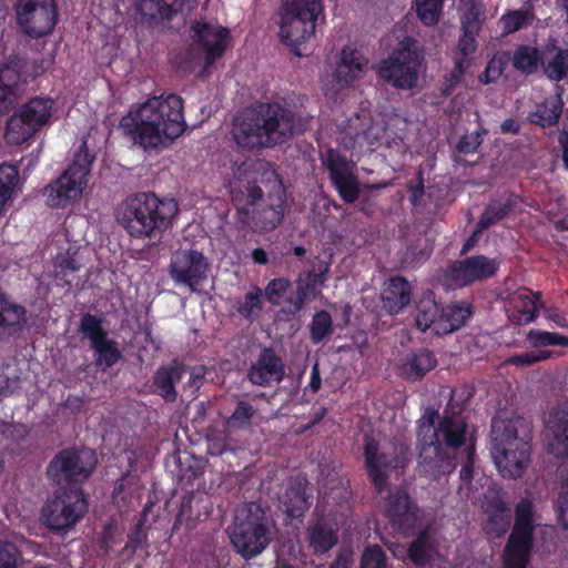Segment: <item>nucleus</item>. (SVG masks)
Masks as SVG:
<instances>
[{"instance_id":"a878e982","label":"nucleus","mask_w":568,"mask_h":568,"mask_svg":"<svg viewBox=\"0 0 568 568\" xmlns=\"http://www.w3.org/2000/svg\"><path fill=\"white\" fill-rule=\"evenodd\" d=\"M70 172L72 170H64L57 180L44 187L43 195L49 207L65 209L81 197L85 186Z\"/></svg>"},{"instance_id":"e433bc0d","label":"nucleus","mask_w":568,"mask_h":568,"mask_svg":"<svg viewBox=\"0 0 568 568\" xmlns=\"http://www.w3.org/2000/svg\"><path fill=\"white\" fill-rule=\"evenodd\" d=\"M534 540L508 537L504 549V568H527Z\"/></svg>"},{"instance_id":"f3484780","label":"nucleus","mask_w":568,"mask_h":568,"mask_svg":"<svg viewBox=\"0 0 568 568\" xmlns=\"http://www.w3.org/2000/svg\"><path fill=\"white\" fill-rule=\"evenodd\" d=\"M79 333L89 339L90 347L94 352V364L98 367L110 368L122 358L118 342L109 338L101 317L91 313L83 314L80 318Z\"/></svg>"},{"instance_id":"5701e85b","label":"nucleus","mask_w":568,"mask_h":568,"mask_svg":"<svg viewBox=\"0 0 568 568\" xmlns=\"http://www.w3.org/2000/svg\"><path fill=\"white\" fill-rule=\"evenodd\" d=\"M199 0H138L135 9L141 21L149 26L159 24L164 20H172L184 9L192 10Z\"/></svg>"},{"instance_id":"774afa93","label":"nucleus","mask_w":568,"mask_h":568,"mask_svg":"<svg viewBox=\"0 0 568 568\" xmlns=\"http://www.w3.org/2000/svg\"><path fill=\"white\" fill-rule=\"evenodd\" d=\"M477 36L478 34H476V33L463 32V34L460 36L458 43H457V50H458V54L460 57H457L456 59L468 60V58L476 52V50H477L476 37Z\"/></svg>"},{"instance_id":"f704fd0d","label":"nucleus","mask_w":568,"mask_h":568,"mask_svg":"<svg viewBox=\"0 0 568 568\" xmlns=\"http://www.w3.org/2000/svg\"><path fill=\"white\" fill-rule=\"evenodd\" d=\"M535 528V508L532 501L528 498H523L515 506V520L509 537L534 540Z\"/></svg>"},{"instance_id":"c9c22d12","label":"nucleus","mask_w":568,"mask_h":568,"mask_svg":"<svg viewBox=\"0 0 568 568\" xmlns=\"http://www.w3.org/2000/svg\"><path fill=\"white\" fill-rule=\"evenodd\" d=\"M436 365L435 354L427 348H422L407 356L403 364V373L408 381L416 382L434 369Z\"/></svg>"},{"instance_id":"c756f323","label":"nucleus","mask_w":568,"mask_h":568,"mask_svg":"<svg viewBox=\"0 0 568 568\" xmlns=\"http://www.w3.org/2000/svg\"><path fill=\"white\" fill-rule=\"evenodd\" d=\"M412 294V285L405 277H390L382 292L383 307L389 315H397L410 304Z\"/></svg>"},{"instance_id":"9b49d317","label":"nucleus","mask_w":568,"mask_h":568,"mask_svg":"<svg viewBox=\"0 0 568 568\" xmlns=\"http://www.w3.org/2000/svg\"><path fill=\"white\" fill-rule=\"evenodd\" d=\"M54 101L48 97H34L23 103L8 120L4 139L10 145H21L45 126L53 112Z\"/></svg>"},{"instance_id":"473e14b6","label":"nucleus","mask_w":568,"mask_h":568,"mask_svg":"<svg viewBox=\"0 0 568 568\" xmlns=\"http://www.w3.org/2000/svg\"><path fill=\"white\" fill-rule=\"evenodd\" d=\"M474 313L471 303L452 302L442 307L437 335H446L463 327Z\"/></svg>"},{"instance_id":"b1692460","label":"nucleus","mask_w":568,"mask_h":568,"mask_svg":"<svg viewBox=\"0 0 568 568\" xmlns=\"http://www.w3.org/2000/svg\"><path fill=\"white\" fill-rule=\"evenodd\" d=\"M285 367L282 358L273 348L261 351L255 363L247 371V379L256 386L268 387L273 383H281L284 378Z\"/></svg>"},{"instance_id":"4468645a","label":"nucleus","mask_w":568,"mask_h":568,"mask_svg":"<svg viewBox=\"0 0 568 568\" xmlns=\"http://www.w3.org/2000/svg\"><path fill=\"white\" fill-rule=\"evenodd\" d=\"M383 514L396 536L412 537L420 528V510L403 486L388 489Z\"/></svg>"},{"instance_id":"a211bd4d","label":"nucleus","mask_w":568,"mask_h":568,"mask_svg":"<svg viewBox=\"0 0 568 568\" xmlns=\"http://www.w3.org/2000/svg\"><path fill=\"white\" fill-rule=\"evenodd\" d=\"M210 263L203 252L194 248H180L170 260L169 274L175 284H183L196 292L207 278Z\"/></svg>"},{"instance_id":"c85d7f7f","label":"nucleus","mask_w":568,"mask_h":568,"mask_svg":"<svg viewBox=\"0 0 568 568\" xmlns=\"http://www.w3.org/2000/svg\"><path fill=\"white\" fill-rule=\"evenodd\" d=\"M306 541L313 555L327 554L338 542V529L334 521L320 517L306 528Z\"/></svg>"},{"instance_id":"6e6552de","label":"nucleus","mask_w":568,"mask_h":568,"mask_svg":"<svg viewBox=\"0 0 568 568\" xmlns=\"http://www.w3.org/2000/svg\"><path fill=\"white\" fill-rule=\"evenodd\" d=\"M88 507L82 487L57 489L42 505L40 521L51 532H65L84 517Z\"/></svg>"},{"instance_id":"4d7b16f0","label":"nucleus","mask_w":568,"mask_h":568,"mask_svg":"<svg viewBox=\"0 0 568 568\" xmlns=\"http://www.w3.org/2000/svg\"><path fill=\"white\" fill-rule=\"evenodd\" d=\"M504 33L510 34L531 23V14L524 10H510L500 18Z\"/></svg>"},{"instance_id":"7c9ffc66","label":"nucleus","mask_w":568,"mask_h":568,"mask_svg":"<svg viewBox=\"0 0 568 568\" xmlns=\"http://www.w3.org/2000/svg\"><path fill=\"white\" fill-rule=\"evenodd\" d=\"M184 372V366L176 362L168 366H160L152 377L154 394L163 398L165 403H174L178 398L175 384L182 379Z\"/></svg>"},{"instance_id":"2f4dec72","label":"nucleus","mask_w":568,"mask_h":568,"mask_svg":"<svg viewBox=\"0 0 568 568\" xmlns=\"http://www.w3.org/2000/svg\"><path fill=\"white\" fill-rule=\"evenodd\" d=\"M27 323V308L16 303L0 287V334L12 335Z\"/></svg>"},{"instance_id":"1a4fd4ad","label":"nucleus","mask_w":568,"mask_h":568,"mask_svg":"<svg viewBox=\"0 0 568 568\" xmlns=\"http://www.w3.org/2000/svg\"><path fill=\"white\" fill-rule=\"evenodd\" d=\"M424 61V52L418 41L405 37L398 47L377 68L378 77L398 90H410L417 85Z\"/></svg>"},{"instance_id":"ddd939ff","label":"nucleus","mask_w":568,"mask_h":568,"mask_svg":"<svg viewBox=\"0 0 568 568\" xmlns=\"http://www.w3.org/2000/svg\"><path fill=\"white\" fill-rule=\"evenodd\" d=\"M364 467L377 494H382L388 486L389 473L406 467V449L400 453L389 452L372 435L363 437Z\"/></svg>"},{"instance_id":"7ed1b4c3","label":"nucleus","mask_w":568,"mask_h":568,"mask_svg":"<svg viewBox=\"0 0 568 568\" xmlns=\"http://www.w3.org/2000/svg\"><path fill=\"white\" fill-rule=\"evenodd\" d=\"M183 109L178 94L153 97L122 116L120 129L133 144L145 151L155 150L185 131Z\"/></svg>"},{"instance_id":"052dcab7","label":"nucleus","mask_w":568,"mask_h":568,"mask_svg":"<svg viewBox=\"0 0 568 568\" xmlns=\"http://www.w3.org/2000/svg\"><path fill=\"white\" fill-rule=\"evenodd\" d=\"M468 65L469 60L455 59L453 70L447 75H445L443 82L442 94L444 97H449L453 93L457 84L462 81Z\"/></svg>"},{"instance_id":"cd10ccee","label":"nucleus","mask_w":568,"mask_h":568,"mask_svg":"<svg viewBox=\"0 0 568 568\" xmlns=\"http://www.w3.org/2000/svg\"><path fill=\"white\" fill-rule=\"evenodd\" d=\"M548 453L556 458H568V409L555 407L546 422Z\"/></svg>"},{"instance_id":"9d476101","label":"nucleus","mask_w":568,"mask_h":568,"mask_svg":"<svg viewBox=\"0 0 568 568\" xmlns=\"http://www.w3.org/2000/svg\"><path fill=\"white\" fill-rule=\"evenodd\" d=\"M97 465L95 453L75 447L60 450L47 467V477L58 489L81 487Z\"/></svg>"},{"instance_id":"bf43d9fd","label":"nucleus","mask_w":568,"mask_h":568,"mask_svg":"<svg viewBox=\"0 0 568 568\" xmlns=\"http://www.w3.org/2000/svg\"><path fill=\"white\" fill-rule=\"evenodd\" d=\"M359 568H388L387 556L378 545H372L364 549Z\"/></svg>"},{"instance_id":"20e7f679","label":"nucleus","mask_w":568,"mask_h":568,"mask_svg":"<svg viewBox=\"0 0 568 568\" xmlns=\"http://www.w3.org/2000/svg\"><path fill=\"white\" fill-rule=\"evenodd\" d=\"M268 176L267 183L271 187L266 194L256 179L232 185L231 199L235 207L237 230L266 234L284 221L286 189L278 174L271 172Z\"/></svg>"},{"instance_id":"423d86ee","label":"nucleus","mask_w":568,"mask_h":568,"mask_svg":"<svg viewBox=\"0 0 568 568\" xmlns=\"http://www.w3.org/2000/svg\"><path fill=\"white\" fill-rule=\"evenodd\" d=\"M493 457L505 478H519L530 459V440L524 418L493 419Z\"/></svg>"},{"instance_id":"bb28decb","label":"nucleus","mask_w":568,"mask_h":568,"mask_svg":"<svg viewBox=\"0 0 568 568\" xmlns=\"http://www.w3.org/2000/svg\"><path fill=\"white\" fill-rule=\"evenodd\" d=\"M312 499L313 487L306 476L298 475L288 480L280 503L288 517L300 518L310 509Z\"/></svg>"},{"instance_id":"c03bdc74","label":"nucleus","mask_w":568,"mask_h":568,"mask_svg":"<svg viewBox=\"0 0 568 568\" xmlns=\"http://www.w3.org/2000/svg\"><path fill=\"white\" fill-rule=\"evenodd\" d=\"M81 264L74 258L73 255L67 253L65 255L58 256L54 262L53 280L59 287H71L80 271Z\"/></svg>"},{"instance_id":"6e6d98bb","label":"nucleus","mask_w":568,"mask_h":568,"mask_svg":"<svg viewBox=\"0 0 568 568\" xmlns=\"http://www.w3.org/2000/svg\"><path fill=\"white\" fill-rule=\"evenodd\" d=\"M195 498L193 490L187 491L181 499L180 508L175 517L172 529L178 530L179 527L185 524L187 529H192L195 526L197 515L193 513L192 503Z\"/></svg>"},{"instance_id":"338daca9","label":"nucleus","mask_w":568,"mask_h":568,"mask_svg":"<svg viewBox=\"0 0 568 568\" xmlns=\"http://www.w3.org/2000/svg\"><path fill=\"white\" fill-rule=\"evenodd\" d=\"M474 465H475V445L471 443L465 447V462L462 465V469L459 473L462 483L467 487L471 484V480L474 477Z\"/></svg>"},{"instance_id":"f8f14e48","label":"nucleus","mask_w":568,"mask_h":568,"mask_svg":"<svg viewBox=\"0 0 568 568\" xmlns=\"http://www.w3.org/2000/svg\"><path fill=\"white\" fill-rule=\"evenodd\" d=\"M230 539L244 559L260 555L271 542L270 521L265 511L260 506L250 505L245 518H236Z\"/></svg>"},{"instance_id":"de8ad7c7","label":"nucleus","mask_w":568,"mask_h":568,"mask_svg":"<svg viewBox=\"0 0 568 568\" xmlns=\"http://www.w3.org/2000/svg\"><path fill=\"white\" fill-rule=\"evenodd\" d=\"M139 477L132 474H124L113 489V500L120 507H129L132 499L139 494Z\"/></svg>"},{"instance_id":"2eb2a0df","label":"nucleus","mask_w":568,"mask_h":568,"mask_svg":"<svg viewBox=\"0 0 568 568\" xmlns=\"http://www.w3.org/2000/svg\"><path fill=\"white\" fill-rule=\"evenodd\" d=\"M17 22L31 38H42L54 29L58 19L55 0H18Z\"/></svg>"},{"instance_id":"3c124183","label":"nucleus","mask_w":568,"mask_h":568,"mask_svg":"<svg viewBox=\"0 0 568 568\" xmlns=\"http://www.w3.org/2000/svg\"><path fill=\"white\" fill-rule=\"evenodd\" d=\"M333 333V320L331 314L321 310L313 315L310 324V338L313 344L322 343Z\"/></svg>"},{"instance_id":"a19ab883","label":"nucleus","mask_w":568,"mask_h":568,"mask_svg":"<svg viewBox=\"0 0 568 568\" xmlns=\"http://www.w3.org/2000/svg\"><path fill=\"white\" fill-rule=\"evenodd\" d=\"M256 413L255 407L248 400L236 397L234 409L225 418L224 426L229 432L247 429L252 426Z\"/></svg>"},{"instance_id":"6ab92c4d","label":"nucleus","mask_w":568,"mask_h":568,"mask_svg":"<svg viewBox=\"0 0 568 568\" xmlns=\"http://www.w3.org/2000/svg\"><path fill=\"white\" fill-rule=\"evenodd\" d=\"M499 268L496 258L475 255L453 262L445 271V283L449 287H465L493 277Z\"/></svg>"},{"instance_id":"4be33fe9","label":"nucleus","mask_w":568,"mask_h":568,"mask_svg":"<svg viewBox=\"0 0 568 568\" xmlns=\"http://www.w3.org/2000/svg\"><path fill=\"white\" fill-rule=\"evenodd\" d=\"M191 30L194 41L206 53L207 65L212 64L224 54L230 38L227 28L196 21L192 24Z\"/></svg>"},{"instance_id":"aec40b11","label":"nucleus","mask_w":568,"mask_h":568,"mask_svg":"<svg viewBox=\"0 0 568 568\" xmlns=\"http://www.w3.org/2000/svg\"><path fill=\"white\" fill-rule=\"evenodd\" d=\"M327 273L328 265L321 266L317 271L313 268L302 273L296 281L295 297L285 300L287 304L285 313L294 316L303 311L307 302L316 300L322 293Z\"/></svg>"},{"instance_id":"0eeeda50","label":"nucleus","mask_w":568,"mask_h":568,"mask_svg":"<svg viewBox=\"0 0 568 568\" xmlns=\"http://www.w3.org/2000/svg\"><path fill=\"white\" fill-rule=\"evenodd\" d=\"M323 0H282L280 8V37L301 57L300 45L314 36L318 17L323 13Z\"/></svg>"},{"instance_id":"dca6fc26","label":"nucleus","mask_w":568,"mask_h":568,"mask_svg":"<svg viewBox=\"0 0 568 568\" xmlns=\"http://www.w3.org/2000/svg\"><path fill=\"white\" fill-rule=\"evenodd\" d=\"M322 164L328 172L332 185L344 203H354L361 193L355 163L341 151L328 148L321 158Z\"/></svg>"},{"instance_id":"49530a36","label":"nucleus","mask_w":568,"mask_h":568,"mask_svg":"<svg viewBox=\"0 0 568 568\" xmlns=\"http://www.w3.org/2000/svg\"><path fill=\"white\" fill-rule=\"evenodd\" d=\"M442 307L434 298L425 297L417 304L416 325L422 332H426L434 326V331L438 328V321Z\"/></svg>"},{"instance_id":"69168bd1","label":"nucleus","mask_w":568,"mask_h":568,"mask_svg":"<svg viewBox=\"0 0 568 568\" xmlns=\"http://www.w3.org/2000/svg\"><path fill=\"white\" fill-rule=\"evenodd\" d=\"M489 508H491L494 513L489 514L488 516L486 529L487 531L493 530L490 527L497 525L500 521L501 527L496 531L497 535L500 536L506 531L503 514L508 511V507L503 499L496 498L489 503Z\"/></svg>"},{"instance_id":"393cba45","label":"nucleus","mask_w":568,"mask_h":568,"mask_svg":"<svg viewBox=\"0 0 568 568\" xmlns=\"http://www.w3.org/2000/svg\"><path fill=\"white\" fill-rule=\"evenodd\" d=\"M542 307L541 292L520 287L509 295L508 317L516 325H527L537 320L538 311Z\"/></svg>"},{"instance_id":"f257e3e1","label":"nucleus","mask_w":568,"mask_h":568,"mask_svg":"<svg viewBox=\"0 0 568 568\" xmlns=\"http://www.w3.org/2000/svg\"><path fill=\"white\" fill-rule=\"evenodd\" d=\"M468 425L459 414L439 415L428 406L416 422V450L419 473L437 479L457 466V450L466 445Z\"/></svg>"},{"instance_id":"680f3d73","label":"nucleus","mask_w":568,"mask_h":568,"mask_svg":"<svg viewBox=\"0 0 568 568\" xmlns=\"http://www.w3.org/2000/svg\"><path fill=\"white\" fill-rule=\"evenodd\" d=\"M0 568H23V557L14 544H0Z\"/></svg>"},{"instance_id":"e2e57ef3","label":"nucleus","mask_w":568,"mask_h":568,"mask_svg":"<svg viewBox=\"0 0 568 568\" xmlns=\"http://www.w3.org/2000/svg\"><path fill=\"white\" fill-rule=\"evenodd\" d=\"M144 521L139 520L134 529L128 535V541L121 550V555L128 558L132 557L138 549L148 540V535L144 531Z\"/></svg>"},{"instance_id":"09e8293b","label":"nucleus","mask_w":568,"mask_h":568,"mask_svg":"<svg viewBox=\"0 0 568 568\" xmlns=\"http://www.w3.org/2000/svg\"><path fill=\"white\" fill-rule=\"evenodd\" d=\"M18 182L19 168L10 163L0 164V215L8 201L11 200Z\"/></svg>"},{"instance_id":"13d9d810","label":"nucleus","mask_w":568,"mask_h":568,"mask_svg":"<svg viewBox=\"0 0 568 568\" xmlns=\"http://www.w3.org/2000/svg\"><path fill=\"white\" fill-rule=\"evenodd\" d=\"M508 65V60L504 54H495L486 64L485 70L478 75L483 84L495 83L504 73Z\"/></svg>"},{"instance_id":"ea45409f","label":"nucleus","mask_w":568,"mask_h":568,"mask_svg":"<svg viewBox=\"0 0 568 568\" xmlns=\"http://www.w3.org/2000/svg\"><path fill=\"white\" fill-rule=\"evenodd\" d=\"M547 51L554 52V55L547 61L542 59L540 68L544 75L552 82L565 80L568 75V48L551 44L547 47Z\"/></svg>"},{"instance_id":"412c9836","label":"nucleus","mask_w":568,"mask_h":568,"mask_svg":"<svg viewBox=\"0 0 568 568\" xmlns=\"http://www.w3.org/2000/svg\"><path fill=\"white\" fill-rule=\"evenodd\" d=\"M369 60L354 43L344 45L338 54L334 71L336 82L342 87H352L363 79L368 70Z\"/></svg>"},{"instance_id":"37998d69","label":"nucleus","mask_w":568,"mask_h":568,"mask_svg":"<svg viewBox=\"0 0 568 568\" xmlns=\"http://www.w3.org/2000/svg\"><path fill=\"white\" fill-rule=\"evenodd\" d=\"M234 307L241 317L253 323L263 311V290L253 286L252 291L236 300Z\"/></svg>"},{"instance_id":"79ce46f5","label":"nucleus","mask_w":568,"mask_h":568,"mask_svg":"<svg viewBox=\"0 0 568 568\" xmlns=\"http://www.w3.org/2000/svg\"><path fill=\"white\" fill-rule=\"evenodd\" d=\"M562 106L564 103L560 98L554 101L551 105L547 102L539 103L535 111L528 113L527 121L542 129L555 126L561 116Z\"/></svg>"},{"instance_id":"8fccbe9b","label":"nucleus","mask_w":568,"mask_h":568,"mask_svg":"<svg viewBox=\"0 0 568 568\" xmlns=\"http://www.w3.org/2000/svg\"><path fill=\"white\" fill-rule=\"evenodd\" d=\"M526 342L532 348H540L546 346L568 347V336L536 328L528 331L526 334Z\"/></svg>"},{"instance_id":"5fc2aeb1","label":"nucleus","mask_w":568,"mask_h":568,"mask_svg":"<svg viewBox=\"0 0 568 568\" xmlns=\"http://www.w3.org/2000/svg\"><path fill=\"white\" fill-rule=\"evenodd\" d=\"M292 283L286 277L272 278L263 290V297L273 306H280L283 297L291 290Z\"/></svg>"},{"instance_id":"864d4df0","label":"nucleus","mask_w":568,"mask_h":568,"mask_svg":"<svg viewBox=\"0 0 568 568\" xmlns=\"http://www.w3.org/2000/svg\"><path fill=\"white\" fill-rule=\"evenodd\" d=\"M418 19L425 26H435L442 12L443 0H414Z\"/></svg>"},{"instance_id":"603ef678","label":"nucleus","mask_w":568,"mask_h":568,"mask_svg":"<svg viewBox=\"0 0 568 568\" xmlns=\"http://www.w3.org/2000/svg\"><path fill=\"white\" fill-rule=\"evenodd\" d=\"M93 161L94 155L88 151L87 144L83 143L67 170H72L70 174L87 186L88 175L90 174Z\"/></svg>"},{"instance_id":"58836bf2","label":"nucleus","mask_w":568,"mask_h":568,"mask_svg":"<svg viewBox=\"0 0 568 568\" xmlns=\"http://www.w3.org/2000/svg\"><path fill=\"white\" fill-rule=\"evenodd\" d=\"M372 122H361L359 126L348 124L344 133V145L352 151H361L364 148L372 149L377 141Z\"/></svg>"},{"instance_id":"f03ea898","label":"nucleus","mask_w":568,"mask_h":568,"mask_svg":"<svg viewBox=\"0 0 568 568\" xmlns=\"http://www.w3.org/2000/svg\"><path fill=\"white\" fill-rule=\"evenodd\" d=\"M311 118L302 116L278 101L256 102L233 119L232 138L244 150L273 149L310 128Z\"/></svg>"},{"instance_id":"4c0bfd02","label":"nucleus","mask_w":568,"mask_h":568,"mask_svg":"<svg viewBox=\"0 0 568 568\" xmlns=\"http://www.w3.org/2000/svg\"><path fill=\"white\" fill-rule=\"evenodd\" d=\"M542 63V52L529 44H519L511 55V64L524 75L535 74Z\"/></svg>"},{"instance_id":"a18cd8bd","label":"nucleus","mask_w":568,"mask_h":568,"mask_svg":"<svg viewBox=\"0 0 568 568\" xmlns=\"http://www.w3.org/2000/svg\"><path fill=\"white\" fill-rule=\"evenodd\" d=\"M518 199L517 195L510 194L505 203L488 204L477 222L480 229L487 230L491 225L506 219L510 214L513 206L518 202Z\"/></svg>"},{"instance_id":"39448f33","label":"nucleus","mask_w":568,"mask_h":568,"mask_svg":"<svg viewBox=\"0 0 568 568\" xmlns=\"http://www.w3.org/2000/svg\"><path fill=\"white\" fill-rule=\"evenodd\" d=\"M179 204L172 197L154 192H138L128 196L115 211L118 224L135 240L159 242L172 227Z\"/></svg>"},{"instance_id":"72a5a7b5","label":"nucleus","mask_w":568,"mask_h":568,"mask_svg":"<svg viewBox=\"0 0 568 568\" xmlns=\"http://www.w3.org/2000/svg\"><path fill=\"white\" fill-rule=\"evenodd\" d=\"M21 72L17 65L6 64L0 68V114L8 113L19 97Z\"/></svg>"},{"instance_id":"0e129e2a","label":"nucleus","mask_w":568,"mask_h":568,"mask_svg":"<svg viewBox=\"0 0 568 568\" xmlns=\"http://www.w3.org/2000/svg\"><path fill=\"white\" fill-rule=\"evenodd\" d=\"M549 351H532L521 354H516L506 359V363L517 367H528L536 363L546 361L550 357Z\"/></svg>"}]
</instances>
